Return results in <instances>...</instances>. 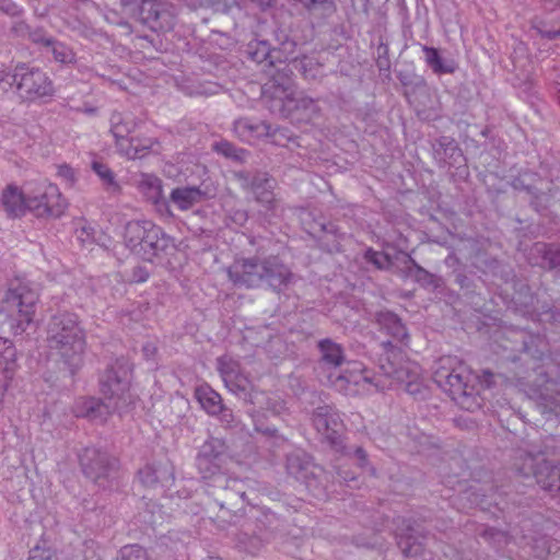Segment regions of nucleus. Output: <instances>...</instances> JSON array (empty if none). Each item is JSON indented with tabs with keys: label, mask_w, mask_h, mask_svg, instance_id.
<instances>
[{
	"label": "nucleus",
	"mask_w": 560,
	"mask_h": 560,
	"mask_svg": "<svg viewBox=\"0 0 560 560\" xmlns=\"http://www.w3.org/2000/svg\"><path fill=\"white\" fill-rule=\"evenodd\" d=\"M214 506L217 505L213 501L209 500L203 510V517L210 520L220 530L238 526L234 546L240 552L257 556L284 530V521L269 509L253 508L243 514L233 511L235 506L224 504L218 506L219 511L214 514Z\"/></svg>",
	"instance_id": "nucleus-1"
},
{
	"label": "nucleus",
	"mask_w": 560,
	"mask_h": 560,
	"mask_svg": "<svg viewBox=\"0 0 560 560\" xmlns=\"http://www.w3.org/2000/svg\"><path fill=\"white\" fill-rule=\"evenodd\" d=\"M226 275L235 288L257 289L267 285L276 292L288 288L293 278L290 268L275 255L235 258L226 268Z\"/></svg>",
	"instance_id": "nucleus-2"
},
{
	"label": "nucleus",
	"mask_w": 560,
	"mask_h": 560,
	"mask_svg": "<svg viewBox=\"0 0 560 560\" xmlns=\"http://www.w3.org/2000/svg\"><path fill=\"white\" fill-rule=\"evenodd\" d=\"M47 345L58 360L74 375L84 363L86 334L77 314L60 311L47 325Z\"/></svg>",
	"instance_id": "nucleus-3"
},
{
	"label": "nucleus",
	"mask_w": 560,
	"mask_h": 560,
	"mask_svg": "<svg viewBox=\"0 0 560 560\" xmlns=\"http://www.w3.org/2000/svg\"><path fill=\"white\" fill-rule=\"evenodd\" d=\"M433 381L462 409L474 412L481 408L483 398L474 376L456 357H442L433 368Z\"/></svg>",
	"instance_id": "nucleus-4"
},
{
	"label": "nucleus",
	"mask_w": 560,
	"mask_h": 560,
	"mask_svg": "<svg viewBox=\"0 0 560 560\" xmlns=\"http://www.w3.org/2000/svg\"><path fill=\"white\" fill-rule=\"evenodd\" d=\"M0 89L12 91L23 101H35L54 94L52 81L46 72L27 63L0 70Z\"/></svg>",
	"instance_id": "nucleus-5"
},
{
	"label": "nucleus",
	"mask_w": 560,
	"mask_h": 560,
	"mask_svg": "<svg viewBox=\"0 0 560 560\" xmlns=\"http://www.w3.org/2000/svg\"><path fill=\"white\" fill-rule=\"evenodd\" d=\"M132 364L129 359L120 357L107 366L100 378L103 404L112 412H122L133 402L135 397L130 393Z\"/></svg>",
	"instance_id": "nucleus-6"
},
{
	"label": "nucleus",
	"mask_w": 560,
	"mask_h": 560,
	"mask_svg": "<svg viewBox=\"0 0 560 560\" xmlns=\"http://www.w3.org/2000/svg\"><path fill=\"white\" fill-rule=\"evenodd\" d=\"M125 245L143 259L152 261L171 246V237L150 220H132L124 230Z\"/></svg>",
	"instance_id": "nucleus-7"
},
{
	"label": "nucleus",
	"mask_w": 560,
	"mask_h": 560,
	"mask_svg": "<svg viewBox=\"0 0 560 560\" xmlns=\"http://www.w3.org/2000/svg\"><path fill=\"white\" fill-rule=\"evenodd\" d=\"M37 301V292L27 282L15 279L10 283L2 310L7 312V323L14 334H22L33 322Z\"/></svg>",
	"instance_id": "nucleus-8"
},
{
	"label": "nucleus",
	"mask_w": 560,
	"mask_h": 560,
	"mask_svg": "<svg viewBox=\"0 0 560 560\" xmlns=\"http://www.w3.org/2000/svg\"><path fill=\"white\" fill-rule=\"evenodd\" d=\"M270 77L261 86V101L270 113L283 118L290 117V105L296 94L292 70L288 65L268 72Z\"/></svg>",
	"instance_id": "nucleus-9"
},
{
	"label": "nucleus",
	"mask_w": 560,
	"mask_h": 560,
	"mask_svg": "<svg viewBox=\"0 0 560 560\" xmlns=\"http://www.w3.org/2000/svg\"><path fill=\"white\" fill-rule=\"evenodd\" d=\"M514 467L524 477L533 476L541 489L560 490V464L549 459L545 452L520 451Z\"/></svg>",
	"instance_id": "nucleus-10"
},
{
	"label": "nucleus",
	"mask_w": 560,
	"mask_h": 560,
	"mask_svg": "<svg viewBox=\"0 0 560 560\" xmlns=\"http://www.w3.org/2000/svg\"><path fill=\"white\" fill-rule=\"evenodd\" d=\"M228 446L218 438L208 439L196 457V467L207 489L219 486L226 476Z\"/></svg>",
	"instance_id": "nucleus-11"
},
{
	"label": "nucleus",
	"mask_w": 560,
	"mask_h": 560,
	"mask_svg": "<svg viewBox=\"0 0 560 560\" xmlns=\"http://www.w3.org/2000/svg\"><path fill=\"white\" fill-rule=\"evenodd\" d=\"M80 465L84 476L103 488L108 487L119 471V459L96 447L83 450Z\"/></svg>",
	"instance_id": "nucleus-12"
},
{
	"label": "nucleus",
	"mask_w": 560,
	"mask_h": 560,
	"mask_svg": "<svg viewBox=\"0 0 560 560\" xmlns=\"http://www.w3.org/2000/svg\"><path fill=\"white\" fill-rule=\"evenodd\" d=\"M312 422L316 431L334 451L341 454H351L350 451H346L343 445V422L339 412L332 406H318L313 412Z\"/></svg>",
	"instance_id": "nucleus-13"
},
{
	"label": "nucleus",
	"mask_w": 560,
	"mask_h": 560,
	"mask_svg": "<svg viewBox=\"0 0 560 560\" xmlns=\"http://www.w3.org/2000/svg\"><path fill=\"white\" fill-rule=\"evenodd\" d=\"M67 208V201L59 188L50 183H42L28 188V211L38 218L60 217Z\"/></svg>",
	"instance_id": "nucleus-14"
},
{
	"label": "nucleus",
	"mask_w": 560,
	"mask_h": 560,
	"mask_svg": "<svg viewBox=\"0 0 560 560\" xmlns=\"http://www.w3.org/2000/svg\"><path fill=\"white\" fill-rule=\"evenodd\" d=\"M217 364L226 388L235 395H243L245 399L254 404L252 381L243 372L240 363L229 357H220Z\"/></svg>",
	"instance_id": "nucleus-15"
},
{
	"label": "nucleus",
	"mask_w": 560,
	"mask_h": 560,
	"mask_svg": "<svg viewBox=\"0 0 560 560\" xmlns=\"http://www.w3.org/2000/svg\"><path fill=\"white\" fill-rule=\"evenodd\" d=\"M237 177L243 180L242 186L252 191L255 200L269 211L277 208V200L273 194L275 180L262 172H257L253 176L240 173Z\"/></svg>",
	"instance_id": "nucleus-16"
},
{
	"label": "nucleus",
	"mask_w": 560,
	"mask_h": 560,
	"mask_svg": "<svg viewBox=\"0 0 560 560\" xmlns=\"http://www.w3.org/2000/svg\"><path fill=\"white\" fill-rule=\"evenodd\" d=\"M208 499L212 500L217 506H223L229 504L231 506H237L238 503L246 500V485L243 480L224 476V481L219 486H213L210 489H206Z\"/></svg>",
	"instance_id": "nucleus-17"
},
{
	"label": "nucleus",
	"mask_w": 560,
	"mask_h": 560,
	"mask_svg": "<svg viewBox=\"0 0 560 560\" xmlns=\"http://www.w3.org/2000/svg\"><path fill=\"white\" fill-rule=\"evenodd\" d=\"M234 132L245 141L252 142L260 138H270L273 143L279 144L281 139H287L285 129L273 128L266 121H254L248 118H240L234 122Z\"/></svg>",
	"instance_id": "nucleus-18"
},
{
	"label": "nucleus",
	"mask_w": 560,
	"mask_h": 560,
	"mask_svg": "<svg viewBox=\"0 0 560 560\" xmlns=\"http://www.w3.org/2000/svg\"><path fill=\"white\" fill-rule=\"evenodd\" d=\"M139 482L145 488L170 486L174 479V466L168 459L145 463L137 472Z\"/></svg>",
	"instance_id": "nucleus-19"
},
{
	"label": "nucleus",
	"mask_w": 560,
	"mask_h": 560,
	"mask_svg": "<svg viewBox=\"0 0 560 560\" xmlns=\"http://www.w3.org/2000/svg\"><path fill=\"white\" fill-rule=\"evenodd\" d=\"M285 468L290 476L307 487L313 486V480L317 477L316 471H322V468L313 463L311 456L301 450L288 454Z\"/></svg>",
	"instance_id": "nucleus-20"
},
{
	"label": "nucleus",
	"mask_w": 560,
	"mask_h": 560,
	"mask_svg": "<svg viewBox=\"0 0 560 560\" xmlns=\"http://www.w3.org/2000/svg\"><path fill=\"white\" fill-rule=\"evenodd\" d=\"M149 5L139 16L143 24L154 32H166L174 27L175 16L167 4L152 0Z\"/></svg>",
	"instance_id": "nucleus-21"
},
{
	"label": "nucleus",
	"mask_w": 560,
	"mask_h": 560,
	"mask_svg": "<svg viewBox=\"0 0 560 560\" xmlns=\"http://www.w3.org/2000/svg\"><path fill=\"white\" fill-rule=\"evenodd\" d=\"M137 187L147 201L155 207L156 211L161 214H171L168 201L163 195L162 180L158 176L148 173L140 174Z\"/></svg>",
	"instance_id": "nucleus-22"
},
{
	"label": "nucleus",
	"mask_w": 560,
	"mask_h": 560,
	"mask_svg": "<svg viewBox=\"0 0 560 560\" xmlns=\"http://www.w3.org/2000/svg\"><path fill=\"white\" fill-rule=\"evenodd\" d=\"M246 54L249 59L257 65H262V70L273 72L277 68L276 62L279 61L278 51L270 47V44L264 39H253L246 46Z\"/></svg>",
	"instance_id": "nucleus-23"
},
{
	"label": "nucleus",
	"mask_w": 560,
	"mask_h": 560,
	"mask_svg": "<svg viewBox=\"0 0 560 560\" xmlns=\"http://www.w3.org/2000/svg\"><path fill=\"white\" fill-rule=\"evenodd\" d=\"M28 188L26 186V194L14 185H9L2 192L1 202L9 217H22L28 210Z\"/></svg>",
	"instance_id": "nucleus-24"
},
{
	"label": "nucleus",
	"mask_w": 560,
	"mask_h": 560,
	"mask_svg": "<svg viewBox=\"0 0 560 560\" xmlns=\"http://www.w3.org/2000/svg\"><path fill=\"white\" fill-rule=\"evenodd\" d=\"M374 320L378 329L387 334L395 341L405 342L408 339V331L405 324L394 312L384 310L376 312Z\"/></svg>",
	"instance_id": "nucleus-25"
},
{
	"label": "nucleus",
	"mask_w": 560,
	"mask_h": 560,
	"mask_svg": "<svg viewBox=\"0 0 560 560\" xmlns=\"http://www.w3.org/2000/svg\"><path fill=\"white\" fill-rule=\"evenodd\" d=\"M320 116L318 101L304 93H296L290 105V117L303 122H311Z\"/></svg>",
	"instance_id": "nucleus-26"
},
{
	"label": "nucleus",
	"mask_w": 560,
	"mask_h": 560,
	"mask_svg": "<svg viewBox=\"0 0 560 560\" xmlns=\"http://www.w3.org/2000/svg\"><path fill=\"white\" fill-rule=\"evenodd\" d=\"M209 194L197 186H186L174 188L170 200L180 210L187 211L194 206L203 202L209 198Z\"/></svg>",
	"instance_id": "nucleus-27"
},
{
	"label": "nucleus",
	"mask_w": 560,
	"mask_h": 560,
	"mask_svg": "<svg viewBox=\"0 0 560 560\" xmlns=\"http://www.w3.org/2000/svg\"><path fill=\"white\" fill-rule=\"evenodd\" d=\"M424 61L435 74H453L457 69V62L453 58L443 57L439 49L422 46Z\"/></svg>",
	"instance_id": "nucleus-28"
},
{
	"label": "nucleus",
	"mask_w": 560,
	"mask_h": 560,
	"mask_svg": "<svg viewBox=\"0 0 560 560\" xmlns=\"http://www.w3.org/2000/svg\"><path fill=\"white\" fill-rule=\"evenodd\" d=\"M320 352L319 364L327 368H339L346 360L345 350L341 345L331 339H323L318 342Z\"/></svg>",
	"instance_id": "nucleus-29"
},
{
	"label": "nucleus",
	"mask_w": 560,
	"mask_h": 560,
	"mask_svg": "<svg viewBox=\"0 0 560 560\" xmlns=\"http://www.w3.org/2000/svg\"><path fill=\"white\" fill-rule=\"evenodd\" d=\"M195 397L201 405L202 409L210 416H214L222 411L223 401L219 393L208 385H201L196 388Z\"/></svg>",
	"instance_id": "nucleus-30"
},
{
	"label": "nucleus",
	"mask_w": 560,
	"mask_h": 560,
	"mask_svg": "<svg viewBox=\"0 0 560 560\" xmlns=\"http://www.w3.org/2000/svg\"><path fill=\"white\" fill-rule=\"evenodd\" d=\"M136 121L131 117H125L121 113H113L110 117V131L116 139V145L129 139V135L136 129Z\"/></svg>",
	"instance_id": "nucleus-31"
},
{
	"label": "nucleus",
	"mask_w": 560,
	"mask_h": 560,
	"mask_svg": "<svg viewBox=\"0 0 560 560\" xmlns=\"http://www.w3.org/2000/svg\"><path fill=\"white\" fill-rule=\"evenodd\" d=\"M91 168L100 177L103 183L104 189L109 194H119L121 190L120 185L116 180L114 172L103 162L93 160Z\"/></svg>",
	"instance_id": "nucleus-32"
},
{
	"label": "nucleus",
	"mask_w": 560,
	"mask_h": 560,
	"mask_svg": "<svg viewBox=\"0 0 560 560\" xmlns=\"http://www.w3.org/2000/svg\"><path fill=\"white\" fill-rule=\"evenodd\" d=\"M47 50L51 52L54 60L61 65H73L77 61V55L72 47L56 38L52 39Z\"/></svg>",
	"instance_id": "nucleus-33"
},
{
	"label": "nucleus",
	"mask_w": 560,
	"mask_h": 560,
	"mask_svg": "<svg viewBox=\"0 0 560 560\" xmlns=\"http://www.w3.org/2000/svg\"><path fill=\"white\" fill-rule=\"evenodd\" d=\"M409 262L410 266H408L406 270L408 277L412 278L422 287L436 288L439 285V279L434 275L419 266L412 258L409 259Z\"/></svg>",
	"instance_id": "nucleus-34"
},
{
	"label": "nucleus",
	"mask_w": 560,
	"mask_h": 560,
	"mask_svg": "<svg viewBox=\"0 0 560 560\" xmlns=\"http://www.w3.org/2000/svg\"><path fill=\"white\" fill-rule=\"evenodd\" d=\"M117 148L121 154L135 160L143 158L151 148V144H140L139 139L129 138L124 140Z\"/></svg>",
	"instance_id": "nucleus-35"
},
{
	"label": "nucleus",
	"mask_w": 560,
	"mask_h": 560,
	"mask_svg": "<svg viewBox=\"0 0 560 560\" xmlns=\"http://www.w3.org/2000/svg\"><path fill=\"white\" fill-rule=\"evenodd\" d=\"M409 532L406 536L400 537L398 546L406 557H417L423 552L424 545L412 534V529Z\"/></svg>",
	"instance_id": "nucleus-36"
},
{
	"label": "nucleus",
	"mask_w": 560,
	"mask_h": 560,
	"mask_svg": "<svg viewBox=\"0 0 560 560\" xmlns=\"http://www.w3.org/2000/svg\"><path fill=\"white\" fill-rule=\"evenodd\" d=\"M15 357L16 351L12 341L0 337V371H11Z\"/></svg>",
	"instance_id": "nucleus-37"
},
{
	"label": "nucleus",
	"mask_w": 560,
	"mask_h": 560,
	"mask_svg": "<svg viewBox=\"0 0 560 560\" xmlns=\"http://www.w3.org/2000/svg\"><path fill=\"white\" fill-rule=\"evenodd\" d=\"M117 560H153L148 550L138 544L126 545L117 553Z\"/></svg>",
	"instance_id": "nucleus-38"
},
{
	"label": "nucleus",
	"mask_w": 560,
	"mask_h": 560,
	"mask_svg": "<svg viewBox=\"0 0 560 560\" xmlns=\"http://www.w3.org/2000/svg\"><path fill=\"white\" fill-rule=\"evenodd\" d=\"M253 421L255 431L261 433L267 439L273 440L275 446H281L287 442V440L278 433L277 429L265 425L260 417L253 416Z\"/></svg>",
	"instance_id": "nucleus-39"
},
{
	"label": "nucleus",
	"mask_w": 560,
	"mask_h": 560,
	"mask_svg": "<svg viewBox=\"0 0 560 560\" xmlns=\"http://www.w3.org/2000/svg\"><path fill=\"white\" fill-rule=\"evenodd\" d=\"M296 68L305 79L314 80L316 79L322 70V67L318 62H316L313 58L303 57L298 61Z\"/></svg>",
	"instance_id": "nucleus-40"
},
{
	"label": "nucleus",
	"mask_w": 560,
	"mask_h": 560,
	"mask_svg": "<svg viewBox=\"0 0 560 560\" xmlns=\"http://www.w3.org/2000/svg\"><path fill=\"white\" fill-rule=\"evenodd\" d=\"M27 560H58V556L52 548L37 545L30 550Z\"/></svg>",
	"instance_id": "nucleus-41"
},
{
	"label": "nucleus",
	"mask_w": 560,
	"mask_h": 560,
	"mask_svg": "<svg viewBox=\"0 0 560 560\" xmlns=\"http://www.w3.org/2000/svg\"><path fill=\"white\" fill-rule=\"evenodd\" d=\"M152 0H120L124 11L131 16H140L141 12L145 9L144 5L149 4Z\"/></svg>",
	"instance_id": "nucleus-42"
},
{
	"label": "nucleus",
	"mask_w": 560,
	"mask_h": 560,
	"mask_svg": "<svg viewBox=\"0 0 560 560\" xmlns=\"http://www.w3.org/2000/svg\"><path fill=\"white\" fill-rule=\"evenodd\" d=\"M544 262L549 269H557L560 272V246H549L545 250Z\"/></svg>",
	"instance_id": "nucleus-43"
},
{
	"label": "nucleus",
	"mask_w": 560,
	"mask_h": 560,
	"mask_svg": "<svg viewBox=\"0 0 560 560\" xmlns=\"http://www.w3.org/2000/svg\"><path fill=\"white\" fill-rule=\"evenodd\" d=\"M214 148L219 153L223 154L224 156L232 158L235 160H241L242 155L245 153V150L237 149L229 141L218 142Z\"/></svg>",
	"instance_id": "nucleus-44"
},
{
	"label": "nucleus",
	"mask_w": 560,
	"mask_h": 560,
	"mask_svg": "<svg viewBox=\"0 0 560 560\" xmlns=\"http://www.w3.org/2000/svg\"><path fill=\"white\" fill-rule=\"evenodd\" d=\"M27 37L32 43H34L36 45H40V46L45 47L46 49L48 48V46L50 45V43L54 39V37L49 36L43 28H39V27L34 28V30H28Z\"/></svg>",
	"instance_id": "nucleus-45"
},
{
	"label": "nucleus",
	"mask_w": 560,
	"mask_h": 560,
	"mask_svg": "<svg viewBox=\"0 0 560 560\" xmlns=\"http://www.w3.org/2000/svg\"><path fill=\"white\" fill-rule=\"evenodd\" d=\"M482 536L495 545L508 542L506 535L503 532L498 530L495 528H486L482 533Z\"/></svg>",
	"instance_id": "nucleus-46"
},
{
	"label": "nucleus",
	"mask_w": 560,
	"mask_h": 560,
	"mask_svg": "<svg viewBox=\"0 0 560 560\" xmlns=\"http://www.w3.org/2000/svg\"><path fill=\"white\" fill-rule=\"evenodd\" d=\"M380 368L383 371L384 375L392 377L394 380L400 381V382L405 381L404 376L406 374V371L404 368L397 369L393 364H388V365L381 364Z\"/></svg>",
	"instance_id": "nucleus-47"
},
{
	"label": "nucleus",
	"mask_w": 560,
	"mask_h": 560,
	"mask_svg": "<svg viewBox=\"0 0 560 560\" xmlns=\"http://www.w3.org/2000/svg\"><path fill=\"white\" fill-rule=\"evenodd\" d=\"M149 276H150V272L147 269V267L138 265L132 268L129 280H130V282H133V283H142L149 279Z\"/></svg>",
	"instance_id": "nucleus-48"
},
{
	"label": "nucleus",
	"mask_w": 560,
	"mask_h": 560,
	"mask_svg": "<svg viewBox=\"0 0 560 560\" xmlns=\"http://www.w3.org/2000/svg\"><path fill=\"white\" fill-rule=\"evenodd\" d=\"M353 456L358 460V465L361 468H366L368 470L374 472V468L370 465L368 453L361 446H358L353 451Z\"/></svg>",
	"instance_id": "nucleus-49"
},
{
	"label": "nucleus",
	"mask_w": 560,
	"mask_h": 560,
	"mask_svg": "<svg viewBox=\"0 0 560 560\" xmlns=\"http://www.w3.org/2000/svg\"><path fill=\"white\" fill-rule=\"evenodd\" d=\"M220 422L226 427V428H232L235 425V417L233 415V411L231 409H229L228 407L223 406L222 407V411L218 412L215 415Z\"/></svg>",
	"instance_id": "nucleus-50"
},
{
	"label": "nucleus",
	"mask_w": 560,
	"mask_h": 560,
	"mask_svg": "<svg viewBox=\"0 0 560 560\" xmlns=\"http://www.w3.org/2000/svg\"><path fill=\"white\" fill-rule=\"evenodd\" d=\"M0 11L10 16H16L21 12L20 8L12 0H0Z\"/></svg>",
	"instance_id": "nucleus-51"
},
{
	"label": "nucleus",
	"mask_w": 560,
	"mask_h": 560,
	"mask_svg": "<svg viewBox=\"0 0 560 560\" xmlns=\"http://www.w3.org/2000/svg\"><path fill=\"white\" fill-rule=\"evenodd\" d=\"M58 175L66 179L68 183L73 184L75 180V174L72 167L69 165H61L58 168Z\"/></svg>",
	"instance_id": "nucleus-52"
},
{
	"label": "nucleus",
	"mask_w": 560,
	"mask_h": 560,
	"mask_svg": "<svg viewBox=\"0 0 560 560\" xmlns=\"http://www.w3.org/2000/svg\"><path fill=\"white\" fill-rule=\"evenodd\" d=\"M142 353L147 360H152L158 353V346L155 342L148 341L142 346Z\"/></svg>",
	"instance_id": "nucleus-53"
},
{
	"label": "nucleus",
	"mask_w": 560,
	"mask_h": 560,
	"mask_svg": "<svg viewBox=\"0 0 560 560\" xmlns=\"http://www.w3.org/2000/svg\"><path fill=\"white\" fill-rule=\"evenodd\" d=\"M513 186L515 189H525L529 194H535L533 187L530 185H525L524 179L522 178H516L513 183Z\"/></svg>",
	"instance_id": "nucleus-54"
},
{
	"label": "nucleus",
	"mask_w": 560,
	"mask_h": 560,
	"mask_svg": "<svg viewBox=\"0 0 560 560\" xmlns=\"http://www.w3.org/2000/svg\"><path fill=\"white\" fill-rule=\"evenodd\" d=\"M255 4H257L258 8L261 10H266L271 5L272 0H250Z\"/></svg>",
	"instance_id": "nucleus-55"
},
{
	"label": "nucleus",
	"mask_w": 560,
	"mask_h": 560,
	"mask_svg": "<svg viewBox=\"0 0 560 560\" xmlns=\"http://www.w3.org/2000/svg\"><path fill=\"white\" fill-rule=\"evenodd\" d=\"M377 67L380 70H388L389 69V60L387 58H382L380 56L377 60Z\"/></svg>",
	"instance_id": "nucleus-56"
},
{
	"label": "nucleus",
	"mask_w": 560,
	"mask_h": 560,
	"mask_svg": "<svg viewBox=\"0 0 560 560\" xmlns=\"http://www.w3.org/2000/svg\"><path fill=\"white\" fill-rule=\"evenodd\" d=\"M194 5H197V7H208L210 5L213 0H190Z\"/></svg>",
	"instance_id": "nucleus-57"
},
{
	"label": "nucleus",
	"mask_w": 560,
	"mask_h": 560,
	"mask_svg": "<svg viewBox=\"0 0 560 560\" xmlns=\"http://www.w3.org/2000/svg\"><path fill=\"white\" fill-rule=\"evenodd\" d=\"M235 220L243 223L247 220V214L245 211H237L235 213Z\"/></svg>",
	"instance_id": "nucleus-58"
},
{
	"label": "nucleus",
	"mask_w": 560,
	"mask_h": 560,
	"mask_svg": "<svg viewBox=\"0 0 560 560\" xmlns=\"http://www.w3.org/2000/svg\"><path fill=\"white\" fill-rule=\"evenodd\" d=\"M381 346L385 352H388L393 348V341H383Z\"/></svg>",
	"instance_id": "nucleus-59"
},
{
	"label": "nucleus",
	"mask_w": 560,
	"mask_h": 560,
	"mask_svg": "<svg viewBox=\"0 0 560 560\" xmlns=\"http://www.w3.org/2000/svg\"><path fill=\"white\" fill-rule=\"evenodd\" d=\"M360 378H361V380H363V381H365V382L368 381L366 375H364L363 373L359 374V375H358V377H353V380H352V381H353V383L359 384Z\"/></svg>",
	"instance_id": "nucleus-60"
},
{
	"label": "nucleus",
	"mask_w": 560,
	"mask_h": 560,
	"mask_svg": "<svg viewBox=\"0 0 560 560\" xmlns=\"http://www.w3.org/2000/svg\"><path fill=\"white\" fill-rule=\"evenodd\" d=\"M547 4L550 5V8L552 7H557V5H560V0H544Z\"/></svg>",
	"instance_id": "nucleus-61"
},
{
	"label": "nucleus",
	"mask_w": 560,
	"mask_h": 560,
	"mask_svg": "<svg viewBox=\"0 0 560 560\" xmlns=\"http://www.w3.org/2000/svg\"><path fill=\"white\" fill-rule=\"evenodd\" d=\"M557 102L560 105V88L557 90Z\"/></svg>",
	"instance_id": "nucleus-62"
},
{
	"label": "nucleus",
	"mask_w": 560,
	"mask_h": 560,
	"mask_svg": "<svg viewBox=\"0 0 560 560\" xmlns=\"http://www.w3.org/2000/svg\"><path fill=\"white\" fill-rule=\"evenodd\" d=\"M381 49H383V50H384V54H386V52H387V47H386V46H385V47H382V46H381V47H378V52L381 51Z\"/></svg>",
	"instance_id": "nucleus-63"
},
{
	"label": "nucleus",
	"mask_w": 560,
	"mask_h": 560,
	"mask_svg": "<svg viewBox=\"0 0 560 560\" xmlns=\"http://www.w3.org/2000/svg\"><path fill=\"white\" fill-rule=\"evenodd\" d=\"M88 410H89V411H93V410H94L93 401H91V406H89V407H88Z\"/></svg>",
	"instance_id": "nucleus-64"
}]
</instances>
